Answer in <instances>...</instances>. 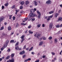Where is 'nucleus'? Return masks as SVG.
Masks as SVG:
<instances>
[{
    "instance_id": "nucleus-1",
    "label": "nucleus",
    "mask_w": 62,
    "mask_h": 62,
    "mask_svg": "<svg viewBox=\"0 0 62 62\" xmlns=\"http://www.w3.org/2000/svg\"><path fill=\"white\" fill-rule=\"evenodd\" d=\"M30 16H28V17L30 19V20H31L32 19L31 17H35V16H37V15H35V14H33L32 13H30Z\"/></svg>"
},
{
    "instance_id": "nucleus-2",
    "label": "nucleus",
    "mask_w": 62,
    "mask_h": 62,
    "mask_svg": "<svg viewBox=\"0 0 62 62\" xmlns=\"http://www.w3.org/2000/svg\"><path fill=\"white\" fill-rule=\"evenodd\" d=\"M25 37V36L24 35H23L21 37V42L22 43L23 41L24 40V37Z\"/></svg>"
},
{
    "instance_id": "nucleus-3",
    "label": "nucleus",
    "mask_w": 62,
    "mask_h": 62,
    "mask_svg": "<svg viewBox=\"0 0 62 62\" xmlns=\"http://www.w3.org/2000/svg\"><path fill=\"white\" fill-rule=\"evenodd\" d=\"M37 12L38 13V19H40V16H41V13H40L39 11H37Z\"/></svg>"
},
{
    "instance_id": "nucleus-4",
    "label": "nucleus",
    "mask_w": 62,
    "mask_h": 62,
    "mask_svg": "<svg viewBox=\"0 0 62 62\" xmlns=\"http://www.w3.org/2000/svg\"><path fill=\"white\" fill-rule=\"evenodd\" d=\"M38 33L37 32H36V33L34 34V36L35 37H36L37 38H38V39H39V37H40V34H38L37 35V33Z\"/></svg>"
},
{
    "instance_id": "nucleus-5",
    "label": "nucleus",
    "mask_w": 62,
    "mask_h": 62,
    "mask_svg": "<svg viewBox=\"0 0 62 62\" xmlns=\"http://www.w3.org/2000/svg\"><path fill=\"white\" fill-rule=\"evenodd\" d=\"M9 42V40H8L6 41V43L4 45V47H7V45L8 44V43Z\"/></svg>"
},
{
    "instance_id": "nucleus-6",
    "label": "nucleus",
    "mask_w": 62,
    "mask_h": 62,
    "mask_svg": "<svg viewBox=\"0 0 62 62\" xmlns=\"http://www.w3.org/2000/svg\"><path fill=\"white\" fill-rule=\"evenodd\" d=\"M53 17V15H52L50 16H49L48 18L47 19V21H50L51 20V18H52Z\"/></svg>"
},
{
    "instance_id": "nucleus-7",
    "label": "nucleus",
    "mask_w": 62,
    "mask_h": 62,
    "mask_svg": "<svg viewBox=\"0 0 62 62\" xmlns=\"http://www.w3.org/2000/svg\"><path fill=\"white\" fill-rule=\"evenodd\" d=\"M53 23H51L49 24V28H50V30H51V29H52L53 27Z\"/></svg>"
},
{
    "instance_id": "nucleus-8",
    "label": "nucleus",
    "mask_w": 62,
    "mask_h": 62,
    "mask_svg": "<svg viewBox=\"0 0 62 62\" xmlns=\"http://www.w3.org/2000/svg\"><path fill=\"white\" fill-rule=\"evenodd\" d=\"M14 59L13 58L11 60H9V61H7V62H14Z\"/></svg>"
},
{
    "instance_id": "nucleus-9",
    "label": "nucleus",
    "mask_w": 62,
    "mask_h": 62,
    "mask_svg": "<svg viewBox=\"0 0 62 62\" xmlns=\"http://www.w3.org/2000/svg\"><path fill=\"white\" fill-rule=\"evenodd\" d=\"M25 53V51L24 50H23L21 52H20L19 53L20 54L22 55L23 54H24Z\"/></svg>"
},
{
    "instance_id": "nucleus-10",
    "label": "nucleus",
    "mask_w": 62,
    "mask_h": 62,
    "mask_svg": "<svg viewBox=\"0 0 62 62\" xmlns=\"http://www.w3.org/2000/svg\"><path fill=\"white\" fill-rule=\"evenodd\" d=\"M4 19V17H0V22H1Z\"/></svg>"
},
{
    "instance_id": "nucleus-11",
    "label": "nucleus",
    "mask_w": 62,
    "mask_h": 62,
    "mask_svg": "<svg viewBox=\"0 0 62 62\" xmlns=\"http://www.w3.org/2000/svg\"><path fill=\"white\" fill-rule=\"evenodd\" d=\"M51 1L50 0H48L46 2V3H47V4H50L51 3Z\"/></svg>"
},
{
    "instance_id": "nucleus-12",
    "label": "nucleus",
    "mask_w": 62,
    "mask_h": 62,
    "mask_svg": "<svg viewBox=\"0 0 62 62\" xmlns=\"http://www.w3.org/2000/svg\"><path fill=\"white\" fill-rule=\"evenodd\" d=\"M8 30L9 31L10 30H11V27L10 26H9L8 27Z\"/></svg>"
},
{
    "instance_id": "nucleus-13",
    "label": "nucleus",
    "mask_w": 62,
    "mask_h": 62,
    "mask_svg": "<svg viewBox=\"0 0 62 62\" xmlns=\"http://www.w3.org/2000/svg\"><path fill=\"white\" fill-rule=\"evenodd\" d=\"M25 2V4L26 5H27V4L29 3V2L27 0Z\"/></svg>"
},
{
    "instance_id": "nucleus-14",
    "label": "nucleus",
    "mask_w": 62,
    "mask_h": 62,
    "mask_svg": "<svg viewBox=\"0 0 62 62\" xmlns=\"http://www.w3.org/2000/svg\"><path fill=\"white\" fill-rule=\"evenodd\" d=\"M43 41H41L39 43V46H40H40H41V45H42V44H43Z\"/></svg>"
},
{
    "instance_id": "nucleus-15",
    "label": "nucleus",
    "mask_w": 62,
    "mask_h": 62,
    "mask_svg": "<svg viewBox=\"0 0 62 62\" xmlns=\"http://www.w3.org/2000/svg\"><path fill=\"white\" fill-rule=\"evenodd\" d=\"M19 48V46H16L15 49L16 50H18V49Z\"/></svg>"
},
{
    "instance_id": "nucleus-16",
    "label": "nucleus",
    "mask_w": 62,
    "mask_h": 62,
    "mask_svg": "<svg viewBox=\"0 0 62 62\" xmlns=\"http://www.w3.org/2000/svg\"><path fill=\"white\" fill-rule=\"evenodd\" d=\"M24 4V2L23 1H22L21 2V3H20V4L22 6H23V5Z\"/></svg>"
},
{
    "instance_id": "nucleus-17",
    "label": "nucleus",
    "mask_w": 62,
    "mask_h": 62,
    "mask_svg": "<svg viewBox=\"0 0 62 62\" xmlns=\"http://www.w3.org/2000/svg\"><path fill=\"white\" fill-rule=\"evenodd\" d=\"M15 11H16V12L15 13V14L17 15V12H19V11L18 10H16Z\"/></svg>"
},
{
    "instance_id": "nucleus-18",
    "label": "nucleus",
    "mask_w": 62,
    "mask_h": 62,
    "mask_svg": "<svg viewBox=\"0 0 62 62\" xmlns=\"http://www.w3.org/2000/svg\"><path fill=\"white\" fill-rule=\"evenodd\" d=\"M62 17H60L59 18L58 20H59L60 21H62Z\"/></svg>"
},
{
    "instance_id": "nucleus-19",
    "label": "nucleus",
    "mask_w": 62,
    "mask_h": 62,
    "mask_svg": "<svg viewBox=\"0 0 62 62\" xmlns=\"http://www.w3.org/2000/svg\"><path fill=\"white\" fill-rule=\"evenodd\" d=\"M8 5V3H6L5 4V7H7Z\"/></svg>"
},
{
    "instance_id": "nucleus-20",
    "label": "nucleus",
    "mask_w": 62,
    "mask_h": 62,
    "mask_svg": "<svg viewBox=\"0 0 62 62\" xmlns=\"http://www.w3.org/2000/svg\"><path fill=\"white\" fill-rule=\"evenodd\" d=\"M31 12L32 13H33L34 12H35V11L33 9H31Z\"/></svg>"
},
{
    "instance_id": "nucleus-21",
    "label": "nucleus",
    "mask_w": 62,
    "mask_h": 62,
    "mask_svg": "<svg viewBox=\"0 0 62 62\" xmlns=\"http://www.w3.org/2000/svg\"><path fill=\"white\" fill-rule=\"evenodd\" d=\"M6 47L5 46H4L2 48H1V51H3V50H4V48H6Z\"/></svg>"
},
{
    "instance_id": "nucleus-22",
    "label": "nucleus",
    "mask_w": 62,
    "mask_h": 62,
    "mask_svg": "<svg viewBox=\"0 0 62 62\" xmlns=\"http://www.w3.org/2000/svg\"><path fill=\"white\" fill-rule=\"evenodd\" d=\"M34 2V5L35 6H37V3L36 1H35Z\"/></svg>"
},
{
    "instance_id": "nucleus-23",
    "label": "nucleus",
    "mask_w": 62,
    "mask_h": 62,
    "mask_svg": "<svg viewBox=\"0 0 62 62\" xmlns=\"http://www.w3.org/2000/svg\"><path fill=\"white\" fill-rule=\"evenodd\" d=\"M42 38H43V40H46V38L43 36L42 37Z\"/></svg>"
},
{
    "instance_id": "nucleus-24",
    "label": "nucleus",
    "mask_w": 62,
    "mask_h": 62,
    "mask_svg": "<svg viewBox=\"0 0 62 62\" xmlns=\"http://www.w3.org/2000/svg\"><path fill=\"white\" fill-rule=\"evenodd\" d=\"M9 56H8L7 57H6L5 59L6 60H8L9 59Z\"/></svg>"
},
{
    "instance_id": "nucleus-25",
    "label": "nucleus",
    "mask_w": 62,
    "mask_h": 62,
    "mask_svg": "<svg viewBox=\"0 0 62 62\" xmlns=\"http://www.w3.org/2000/svg\"><path fill=\"white\" fill-rule=\"evenodd\" d=\"M54 41L55 42V43H56V42H58V41L57 40V39H54Z\"/></svg>"
},
{
    "instance_id": "nucleus-26",
    "label": "nucleus",
    "mask_w": 62,
    "mask_h": 62,
    "mask_svg": "<svg viewBox=\"0 0 62 62\" xmlns=\"http://www.w3.org/2000/svg\"><path fill=\"white\" fill-rule=\"evenodd\" d=\"M14 56V54H11V57L12 58Z\"/></svg>"
},
{
    "instance_id": "nucleus-27",
    "label": "nucleus",
    "mask_w": 62,
    "mask_h": 62,
    "mask_svg": "<svg viewBox=\"0 0 62 62\" xmlns=\"http://www.w3.org/2000/svg\"><path fill=\"white\" fill-rule=\"evenodd\" d=\"M58 14L56 13L55 14V17H57V16H58Z\"/></svg>"
},
{
    "instance_id": "nucleus-28",
    "label": "nucleus",
    "mask_w": 62,
    "mask_h": 62,
    "mask_svg": "<svg viewBox=\"0 0 62 62\" xmlns=\"http://www.w3.org/2000/svg\"><path fill=\"white\" fill-rule=\"evenodd\" d=\"M29 32L30 33V34H33V32L31 31H29Z\"/></svg>"
},
{
    "instance_id": "nucleus-29",
    "label": "nucleus",
    "mask_w": 62,
    "mask_h": 62,
    "mask_svg": "<svg viewBox=\"0 0 62 62\" xmlns=\"http://www.w3.org/2000/svg\"><path fill=\"white\" fill-rule=\"evenodd\" d=\"M33 48V47H32L29 50V51H31Z\"/></svg>"
},
{
    "instance_id": "nucleus-30",
    "label": "nucleus",
    "mask_w": 62,
    "mask_h": 62,
    "mask_svg": "<svg viewBox=\"0 0 62 62\" xmlns=\"http://www.w3.org/2000/svg\"><path fill=\"white\" fill-rule=\"evenodd\" d=\"M60 26L59 25H56V27L57 28H59V27H60Z\"/></svg>"
},
{
    "instance_id": "nucleus-31",
    "label": "nucleus",
    "mask_w": 62,
    "mask_h": 62,
    "mask_svg": "<svg viewBox=\"0 0 62 62\" xmlns=\"http://www.w3.org/2000/svg\"><path fill=\"white\" fill-rule=\"evenodd\" d=\"M54 13V11H51L49 12V14H52V13Z\"/></svg>"
},
{
    "instance_id": "nucleus-32",
    "label": "nucleus",
    "mask_w": 62,
    "mask_h": 62,
    "mask_svg": "<svg viewBox=\"0 0 62 62\" xmlns=\"http://www.w3.org/2000/svg\"><path fill=\"white\" fill-rule=\"evenodd\" d=\"M48 39L49 40H51L52 39V37H49V38H48Z\"/></svg>"
},
{
    "instance_id": "nucleus-33",
    "label": "nucleus",
    "mask_w": 62,
    "mask_h": 62,
    "mask_svg": "<svg viewBox=\"0 0 62 62\" xmlns=\"http://www.w3.org/2000/svg\"><path fill=\"white\" fill-rule=\"evenodd\" d=\"M4 29V27L2 26L0 28V30H2Z\"/></svg>"
},
{
    "instance_id": "nucleus-34",
    "label": "nucleus",
    "mask_w": 62,
    "mask_h": 62,
    "mask_svg": "<svg viewBox=\"0 0 62 62\" xmlns=\"http://www.w3.org/2000/svg\"><path fill=\"white\" fill-rule=\"evenodd\" d=\"M24 19L25 21H27L28 20V18L26 17L24 18Z\"/></svg>"
},
{
    "instance_id": "nucleus-35",
    "label": "nucleus",
    "mask_w": 62,
    "mask_h": 62,
    "mask_svg": "<svg viewBox=\"0 0 62 62\" xmlns=\"http://www.w3.org/2000/svg\"><path fill=\"white\" fill-rule=\"evenodd\" d=\"M26 47V45H25L23 47V49H25Z\"/></svg>"
},
{
    "instance_id": "nucleus-36",
    "label": "nucleus",
    "mask_w": 62,
    "mask_h": 62,
    "mask_svg": "<svg viewBox=\"0 0 62 62\" xmlns=\"http://www.w3.org/2000/svg\"><path fill=\"white\" fill-rule=\"evenodd\" d=\"M9 19H10V20H11V17H12V15H9Z\"/></svg>"
},
{
    "instance_id": "nucleus-37",
    "label": "nucleus",
    "mask_w": 62,
    "mask_h": 62,
    "mask_svg": "<svg viewBox=\"0 0 62 62\" xmlns=\"http://www.w3.org/2000/svg\"><path fill=\"white\" fill-rule=\"evenodd\" d=\"M3 35L4 36H5V37H6L7 36V34H5V33H3Z\"/></svg>"
},
{
    "instance_id": "nucleus-38",
    "label": "nucleus",
    "mask_w": 62,
    "mask_h": 62,
    "mask_svg": "<svg viewBox=\"0 0 62 62\" xmlns=\"http://www.w3.org/2000/svg\"><path fill=\"white\" fill-rule=\"evenodd\" d=\"M15 5H14L11 8L12 9H13V8H15Z\"/></svg>"
},
{
    "instance_id": "nucleus-39",
    "label": "nucleus",
    "mask_w": 62,
    "mask_h": 62,
    "mask_svg": "<svg viewBox=\"0 0 62 62\" xmlns=\"http://www.w3.org/2000/svg\"><path fill=\"white\" fill-rule=\"evenodd\" d=\"M40 25H41L40 24H39L37 25V27H40Z\"/></svg>"
},
{
    "instance_id": "nucleus-40",
    "label": "nucleus",
    "mask_w": 62,
    "mask_h": 62,
    "mask_svg": "<svg viewBox=\"0 0 62 62\" xmlns=\"http://www.w3.org/2000/svg\"><path fill=\"white\" fill-rule=\"evenodd\" d=\"M31 27V25H30L29 26H28V28L29 29Z\"/></svg>"
},
{
    "instance_id": "nucleus-41",
    "label": "nucleus",
    "mask_w": 62,
    "mask_h": 62,
    "mask_svg": "<svg viewBox=\"0 0 62 62\" xmlns=\"http://www.w3.org/2000/svg\"><path fill=\"white\" fill-rule=\"evenodd\" d=\"M14 41V40H11L10 41V42L11 43H12V42H13Z\"/></svg>"
},
{
    "instance_id": "nucleus-42",
    "label": "nucleus",
    "mask_w": 62,
    "mask_h": 62,
    "mask_svg": "<svg viewBox=\"0 0 62 62\" xmlns=\"http://www.w3.org/2000/svg\"><path fill=\"white\" fill-rule=\"evenodd\" d=\"M21 25H26V23H22L21 24Z\"/></svg>"
},
{
    "instance_id": "nucleus-43",
    "label": "nucleus",
    "mask_w": 62,
    "mask_h": 62,
    "mask_svg": "<svg viewBox=\"0 0 62 62\" xmlns=\"http://www.w3.org/2000/svg\"><path fill=\"white\" fill-rule=\"evenodd\" d=\"M26 56V55L25 54H24L23 56V58H24V57H25Z\"/></svg>"
},
{
    "instance_id": "nucleus-44",
    "label": "nucleus",
    "mask_w": 62,
    "mask_h": 62,
    "mask_svg": "<svg viewBox=\"0 0 62 62\" xmlns=\"http://www.w3.org/2000/svg\"><path fill=\"white\" fill-rule=\"evenodd\" d=\"M18 42H17L15 45V46H18Z\"/></svg>"
},
{
    "instance_id": "nucleus-45",
    "label": "nucleus",
    "mask_w": 62,
    "mask_h": 62,
    "mask_svg": "<svg viewBox=\"0 0 62 62\" xmlns=\"http://www.w3.org/2000/svg\"><path fill=\"white\" fill-rule=\"evenodd\" d=\"M4 8H5V7H4V6H2V9H4Z\"/></svg>"
},
{
    "instance_id": "nucleus-46",
    "label": "nucleus",
    "mask_w": 62,
    "mask_h": 62,
    "mask_svg": "<svg viewBox=\"0 0 62 62\" xmlns=\"http://www.w3.org/2000/svg\"><path fill=\"white\" fill-rule=\"evenodd\" d=\"M43 39V38H42V37L41 38H40V39H39V40L40 41H41V40H42V39Z\"/></svg>"
},
{
    "instance_id": "nucleus-47",
    "label": "nucleus",
    "mask_w": 62,
    "mask_h": 62,
    "mask_svg": "<svg viewBox=\"0 0 62 62\" xmlns=\"http://www.w3.org/2000/svg\"><path fill=\"white\" fill-rule=\"evenodd\" d=\"M18 26H19V24H18V23H16V27H18Z\"/></svg>"
},
{
    "instance_id": "nucleus-48",
    "label": "nucleus",
    "mask_w": 62,
    "mask_h": 62,
    "mask_svg": "<svg viewBox=\"0 0 62 62\" xmlns=\"http://www.w3.org/2000/svg\"><path fill=\"white\" fill-rule=\"evenodd\" d=\"M61 32V31H59L58 32V34H60V33Z\"/></svg>"
},
{
    "instance_id": "nucleus-49",
    "label": "nucleus",
    "mask_w": 62,
    "mask_h": 62,
    "mask_svg": "<svg viewBox=\"0 0 62 62\" xmlns=\"http://www.w3.org/2000/svg\"><path fill=\"white\" fill-rule=\"evenodd\" d=\"M10 49H8L7 51L8 52H10Z\"/></svg>"
},
{
    "instance_id": "nucleus-50",
    "label": "nucleus",
    "mask_w": 62,
    "mask_h": 62,
    "mask_svg": "<svg viewBox=\"0 0 62 62\" xmlns=\"http://www.w3.org/2000/svg\"><path fill=\"white\" fill-rule=\"evenodd\" d=\"M39 60H38L35 61V62H39Z\"/></svg>"
},
{
    "instance_id": "nucleus-51",
    "label": "nucleus",
    "mask_w": 62,
    "mask_h": 62,
    "mask_svg": "<svg viewBox=\"0 0 62 62\" xmlns=\"http://www.w3.org/2000/svg\"><path fill=\"white\" fill-rule=\"evenodd\" d=\"M13 20H15V16L13 17Z\"/></svg>"
},
{
    "instance_id": "nucleus-52",
    "label": "nucleus",
    "mask_w": 62,
    "mask_h": 62,
    "mask_svg": "<svg viewBox=\"0 0 62 62\" xmlns=\"http://www.w3.org/2000/svg\"><path fill=\"white\" fill-rule=\"evenodd\" d=\"M51 54H53V55H54V54H55V53L54 52H52L51 53Z\"/></svg>"
},
{
    "instance_id": "nucleus-53",
    "label": "nucleus",
    "mask_w": 62,
    "mask_h": 62,
    "mask_svg": "<svg viewBox=\"0 0 62 62\" xmlns=\"http://www.w3.org/2000/svg\"><path fill=\"white\" fill-rule=\"evenodd\" d=\"M42 26L43 27H45V25H44V24H42Z\"/></svg>"
},
{
    "instance_id": "nucleus-54",
    "label": "nucleus",
    "mask_w": 62,
    "mask_h": 62,
    "mask_svg": "<svg viewBox=\"0 0 62 62\" xmlns=\"http://www.w3.org/2000/svg\"><path fill=\"white\" fill-rule=\"evenodd\" d=\"M23 6H21L20 7V9H23Z\"/></svg>"
},
{
    "instance_id": "nucleus-55",
    "label": "nucleus",
    "mask_w": 62,
    "mask_h": 62,
    "mask_svg": "<svg viewBox=\"0 0 62 62\" xmlns=\"http://www.w3.org/2000/svg\"><path fill=\"white\" fill-rule=\"evenodd\" d=\"M14 32L13 31L11 33V34H10L11 35H13V34H14Z\"/></svg>"
},
{
    "instance_id": "nucleus-56",
    "label": "nucleus",
    "mask_w": 62,
    "mask_h": 62,
    "mask_svg": "<svg viewBox=\"0 0 62 62\" xmlns=\"http://www.w3.org/2000/svg\"><path fill=\"white\" fill-rule=\"evenodd\" d=\"M28 61V59H27V60H25L24 61V62H27V61Z\"/></svg>"
},
{
    "instance_id": "nucleus-57",
    "label": "nucleus",
    "mask_w": 62,
    "mask_h": 62,
    "mask_svg": "<svg viewBox=\"0 0 62 62\" xmlns=\"http://www.w3.org/2000/svg\"><path fill=\"white\" fill-rule=\"evenodd\" d=\"M61 13V10H60L58 11V13Z\"/></svg>"
},
{
    "instance_id": "nucleus-58",
    "label": "nucleus",
    "mask_w": 62,
    "mask_h": 62,
    "mask_svg": "<svg viewBox=\"0 0 62 62\" xmlns=\"http://www.w3.org/2000/svg\"><path fill=\"white\" fill-rule=\"evenodd\" d=\"M22 48H18V50H21Z\"/></svg>"
},
{
    "instance_id": "nucleus-59",
    "label": "nucleus",
    "mask_w": 62,
    "mask_h": 62,
    "mask_svg": "<svg viewBox=\"0 0 62 62\" xmlns=\"http://www.w3.org/2000/svg\"><path fill=\"white\" fill-rule=\"evenodd\" d=\"M31 53L32 54H35V53L34 52H32Z\"/></svg>"
},
{
    "instance_id": "nucleus-60",
    "label": "nucleus",
    "mask_w": 62,
    "mask_h": 62,
    "mask_svg": "<svg viewBox=\"0 0 62 62\" xmlns=\"http://www.w3.org/2000/svg\"><path fill=\"white\" fill-rule=\"evenodd\" d=\"M45 57V55H43V58H44Z\"/></svg>"
},
{
    "instance_id": "nucleus-61",
    "label": "nucleus",
    "mask_w": 62,
    "mask_h": 62,
    "mask_svg": "<svg viewBox=\"0 0 62 62\" xmlns=\"http://www.w3.org/2000/svg\"><path fill=\"white\" fill-rule=\"evenodd\" d=\"M28 59V61H29L30 60H31V59H30V58H29L28 59Z\"/></svg>"
},
{
    "instance_id": "nucleus-62",
    "label": "nucleus",
    "mask_w": 62,
    "mask_h": 62,
    "mask_svg": "<svg viewBox=\"0 0 62 62\" xmlns=\"http://www.w3.org/2000/svg\"><path fill=\"white\" fill-rule=\"evenodd\" d=\"M56 60V58H54V60L55 61V60Z\"/></svg>"
},
{
    "instance_id": "nucleus-63",
    "label": "nucleus",
    "mask_w": 62,
    "mask_h": 62,
    "mask_svg": "<svg viewBox=\"0 0 62 62\" xmlns=\"http://www.w3.org/2000/svg\"><path fill=\"white\" fill-rule=\"evenodd\" d=\"M28 50H29V48H26V50H27V51H28Z\"/></svg>"
},
{
    "instance_id": "nucleus-64",
    "label": "nucleus",
    "mask_w": 62,
    "mask_h": 62,
    "mask_svg": "<svg viewBox=\"0 0 62 62\" xmlns=\"http://www.w3.org/2000/svg\"><path fill=\"white\" fill-rule=\"evenodd\" d=\"M35 20V19L34 18H33L32 19V21H34Z\"/></svg>"
}]
</instances>
